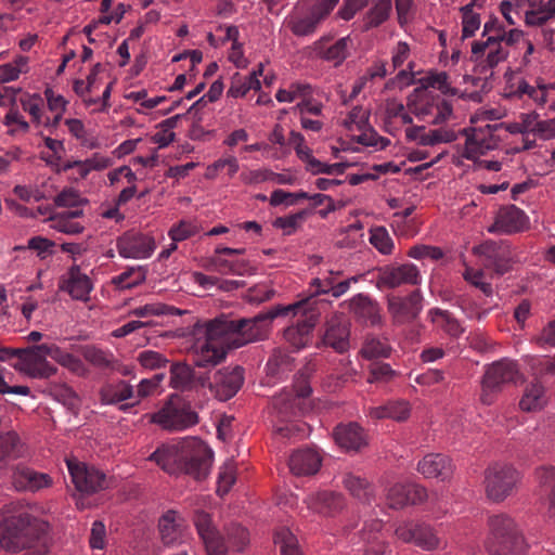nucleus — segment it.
I'll return each instance as SVG.
<instances>
[{"label": "nucleus", "instance_id": "obj_59", "mask_svg": "<svg viewBox=\"0 0 555 555\" xmlns=\"http://www.w3.org/2000/svg\"><path fill=\"white\" fill-rule=\"evenodd\" d=\"M473 4H467L462 9L463 13V29H462V38L466 39L473 37L476 30L480 27V16L478 13L473 11Z\"/></svg>", "mask_w": 555, "mask_h": 555}, {"label": "nucleus", "instance_id": "obj_42", "mask_svg": "<svg viewBox=\"0 0 555 555\" xmlns=\"http://www.w3.org/2000/svg\"><path fill=\"white\" fill-rule=\"evenodd\" d=\"M263 66L259 64V68L254 70L248 76H241L236 73L228 90V95L232 98H242L246 95L249 90L258 91L261 88L259 76L262 75Z\"/></svg>", "mask_w": 555, "mask_h": 555}, {"label": "nucleus", "instance_id": "obj_26", "mask_svg": "<svg viewBox=\"0 0 555 555\" xmlns=\"http://www.w3.org/2000/svg\"><path fill=\"white\" fill-rule=\"evenodd\" d=\"M527 222L526 214L515 205L501 207L496 215L494 223L488 228L489 233L512 234L525 229Z\"/></svg>", "mask_w": 555, "mask_h": 555}, {"label": "nucleus", "instance_id": "obj_48", "mask_svg": "<svg viewBox=\"0 0 555 555\" xmlns=\"http://www.w3.org/2000/svg\"><path fill=\"white\" fill-rule=\"evenodd\" d=\"M21 455V442L17 435L9 431L0 436V468Z\"/></svg>", "mask_w": 555, "mask_h": 555}, {"label": "nucleus", "instance_id": "obj_8", "mask_svg": "<svg viewBox=\"0 0 555 555\" xmlns=\"http://www.w3.org/2000/svg\"><path fill=\"white\" fill-rule=\"evenodd\" d=\"M222 328L217 326V319L206 323L205 338L198 339L194 345V364L207 367L219 364L225 359L228 343Z\"/></svg>", "mask_w": 555, "mask_h": 555}, {"label": "nucleus", "instance_id": "obj_16", "mask_svg": "<svg viewBox=\"0 0 555 555\" xmlns=\"http://www.w3.org/2000/svg\"><path fill=\"white\" fill-rule=\"evenodd\" d=\"M421 275L413 263L388 264L377 269L376 286L378 289H393L402 285H417Z\"/></svg>", "mask_w": 555, "mask_h": 555}, {"label": "nucleus", "instance_id": "obj_9", "mask_svg": "<svg viewBox=\"0 0 555 555\" xmlns=\"http://www.w3.org/2000/svg\"><path fill=\"white\" fill-rule=\"evenodd\" d=\"M53 343L20 348L18 361L13 364V367L33 378L54 376L57 373V367L47 360V358L53 359Z\"/></svg>", "mask_w": 555, "mask_h": 555}, {"label": "nucleus", "instance_id": "obj_32", "mask_svg": "<svg viewBox=\"0 0 555 555\" xmlns=\"http://www.w3.org/2000/svg\"><path fill=\"white\" fill-rule=\"evenodd\" d=\"M341 482L349 494L363 505L375 502V488L365 477L353 472L343 474Z\"/></svg>", "mask_w": 555, "mask_h": 555}, {"label": "nucleus", "instance_id": "obj_30", "mask_svg": "<svg viewBox=\"0 0 555 555\" xmlns=\"http://www.w3.org/2000/svg\"><path fill=\"white\" fill-rule=\"evenodd\" d=\"M388 309L396 322L412 321L422 310V295L420 291H413L404 298H391L388 302Z\"/></svg>", "mask_w": 555, "mask_h": 555}, {"label": "nucleus", "instance_id": "obj_22", "mask_svg": "<svg viewBox=\"0 0 555 555\" xmlns=\"http://www.w3.org/2000/svg\"><path fill=\"white\" fill-rule=\"evenodd\" d=\"M194 525L205 545L207 555H227L228 546L212 525L209 514L197 511L194 515Z\"/></svg>", "mask_w": 555, "mask_h": 555}, {"label": "nucleus", "instance_id": "obj_7", "mask_svg": "<svg viewBox=\"0 0 555 555\" xmlns=\"http://www.w3.org/2000/svg\"><path fill=\"white\" fill-rule=\"evenodd\" d=\"M295 304H301V306L292 309L289 313L294 315L300 314L304 319L299 320L295 325L286 327L283 337L294 350H300L311 340V333L320 317V310L318 308V300L313 296L300 299Z\"/></svg>", "mask_w": 555, "mask_h": 555}, {"label": "nucleus", "instance_id": "obj_11", "mask_svg": "<svg viewBox=\"0 0 555 555\" xmlns=\"http://www.w3.org/2000/svg\"><path fill=\"white\" fill-rule=\"evenodd\" d=\"M201 387H207L219 401L232 399L244 384V369L227 366L197 377Z\"/></svg>", "mask_w": 555, "mask_h": 555}, {"label": "nucleus", "instance_id": "obj_58", "mask_svg": "<svg viewBox=\"0 0 555 555\" xmlns=\"http://www.w3.org/2000/svg\"><path fill=\"white\" fill-rule=\"evenodd\" d=\"M397 375L388 363L374 362L369 366V383H388Z\"/></svg>", "mask_w": 555, "mask_h": 555}, {"label": "nucleus", "instance_id": "obj_56", "mask_svg": "<svg viewBox=\"0 0 555 555\" xmlns=\"http://www.w3.org/2000/svg\"><path fill=\"white\" fill-rule=\"evenodd\" d=\"M227 540L229 547L240 552L249 543V533L241 525L232 524L227 528Z\"/></svg>", "mask_w": 555, "mask_h": 555}, {"label": "nucleus", "instance_id": "obj_63", "mask_svg": "<svg viewBox=\"0 0 555 555\" xmlns=\"http://www.w3.org/2000/svg\"><path fill=\"white\" fill-rule=\"evenodd\" d=\"M138 361L140 364L149 370H157L166 366L168 360L164 354L154 350H144L139 353Z\"/></svg>", "mask_w": 555, "mask_h": 555}, {"label": "nucleus", "instance_id": "obj_18", "mask_svg": "<svg viewBox=\"0 0 555 555\" xmlns=\"http://www.w3.org/2000/svg\"><path fill=\"white\" fill-rule=\"evenodd\" d=\"M354 318V320L366 326H377L382 323L380 306L367 294L359 293L349 300L340 304Z\"/></svg>", "mask_w": 555, "mask_h": 555}, {"label": "nucleus", "instance_id": "obj_23", "mask_svg": "<svg viewBox=\"0 0 555 555\" xmlns=\"http://www.w3.org/2000/svg\"><path fill=\"white\" fill-rule=\"evenodd\" d=\"M12 485L17 491L36 492L52 486V478L46 474L37 472L23 464H16L11 467Z\"/></svg>", "mask_w": 555, "mask_h": 555}, {"label": "nucleus", "instance_id": "obj_47", "mask_svg": "<svg viewBox=\"0 0 555 555\" xmlns=\"http://www.w3.org/2000/svg\"><path fill=\"white\" fill-rule=\"evenodd\" d=\"M81 356L94 367L105 370L114 366V354L96 346L88 345L81 348Z\"/></svg>", "mask_w": 555, "mask_h": 555}, {"label": "nucleus", "instance_id": "obj_35", "mask_svg": "<svg viewBox=\"0 0 555 555\" xmlns=\"http://www.w3.org/2000/svg\"><path fill=\"white\" fill-rule=\"evenodd\" d=\"M417 470L426 478H440L446 480L453 474V464L449 456L440 453H430L418 462Z\"/></svg>", "mask_w": 555, "mask_h": 555}, {"label": "nucleus", "instance_id": "obj_20", "mask_svg": "<svg viewBox=\"0 0 555 555\" xmlns=\"http://www.w3.org/2000/svg\"><path fill=\"white\" fill-rule=\"evenodd\" d=\"M116 247L122 258L145 259L152 256L155 242L146 234L128 231L117 238Z\"/></svg>", "mask_w": 555, "mask_h": 555}, {"label": "nucleus", "instance_id": "obj_27", "mask_svg": "<svg viewBox=\"0 0 555 555\" xmlns=\"http://www.w3.org/2000/svg\"><path fill=\"white\" fill-rule=\"evenodd\" d=\"M311 391L308 380L300 376L296 379L292 390H285L273 398V409L279 411L282 418L292 416L295 414L297 399L309 397Z\"/></svg>", "mask_w": 555, "mask_h": 555}, {"label": "nucleus", "instance_id": "obj_54", "mask_svg": "<svg viewBox=\"0 0 555 555\" xmlns=\"http://www.w3.org/2000/svg\"><path fill=\"white\" fill-rule=\"evenodd\" d=\"M28 72V57L20 55L13 62L0 65V81L16 80L21 74Z\"/></svg>", "mask_w": 555, "mask_h": 555}, {"label": "nucleus", "instance_id": "obj_37", "mask_svg": "<svg viewBox=\"0 0 555 555\" xmlns=\"http://www.w3.org/2000/svg\"><path fill=\"white\" fill-rule=\"evenodd\" d=\"M284 25L297 37H309L317 33L320 24L310 10L302 13L299 9H293L284 20Z\"/></svg>", "mask_w": 555, "mask_h": 555}, {"label": "nucleus", "instance_id": "obj_40", "mask_svg": "<svg viewBox=\"0 0 555 555\" xmlns=\"http://www.w3.org/2000/svg\"><path fill=\"white\" fill-rule=\"evenodd\" d=\"M410 405L404 400H393L374 408H370L369 415L375 420L390 418L402 422L410 416Z\"/></svg>", "mask_w": 555, "mask_h": 555}, {"label": "nucleus", "instance_id": "obj_50", "mask_svg": "<svg viewBox=\"0 0 555 555\" xmlns=\"http://www.w3.org/2000/svg\"><path fill=\"white\" fill-rule=\"evenodd\" d=\"M52 360L78 376H82L88 373L87 367L79 358L63 350L55 344Z\"/></svg>", "mask_w": 555, "mask_h": 555}, {"label": "nucleus", "instance_id": "obj_62", "mask_svg": "<svg viewBox=\"0 0 555 555\" xmlns=\"http://www.w3.org/2000/svg\"><path fill=\"white\" fill-rule=\"evenodd\" d=\"M198 232L196 223L189 220H181L169 230L172 242H182Z\"/></svg>", "mask_w": 555, "mask_h": 555}, {"label": "nucleus", "instance_id": "obj_46", "mask_svg": "<svg viewBox=\"0 0 555 555\" xmlns=\"http://www.w3.org/2000/svg\"><path fill=\"white\" fill-rule=\"evenodd\" d=\"M391 348L385 338H379L376 335L367 334L364 338L360 353L367 360L376 358H388Z\"/></svg>", "mask_w": 555, "mask_h": 555}, {"label": "nucleus", "instance_id": "obj_38", "mask_svg": "<svg viewBox=\"0 0 555 555\" xmlns=\"http://www.w3.org/2000/svg\"><path fill=\"white\" fill-rule=\"evenodd\" d=\"M406 138L412 141H417L418 144L424 146H433L438 143H449L456 139V134L452 130L435 129L426 132L424 126H413L405 130Z\"/></svg>", "mask_w": 555, "mask_h": 555}, {"label": "nucleus", "instance_id": "obj_39", "mask_svg": "<svg viewBox=\"0 0 555 555\" xmlns=\"http://www.w3.org/2000/svg\"><path fill=\"white\" fill-rule=\"evenodd\" d=\"M428 318L437 330L451 338L460 337L465 331L462 323L448 310L433 308L428 311Z\"/></svg>", "mask_w": 555, "mask_h": 555}, {"label": "nucleus", "instance_id": "obj_17", "mask_svg": "<svg viewBox=\"0 0 555 555\" xmlns=\"http://www.w3.org/2000/svg\"><path fill=\"white\" fill-rule=\"evenodd\" d=\"M67 468L73 483L81 493L90 494L107 488L105 474L94 467L67 460Z\"/></svg>", "mask_w": 555, "mask_h": 555}, {"label": "nucleus", "instance_id": "obj_29", "mask_svg": "<svg viewBox=\"0 0 555 555\" xmlns=\"http://www.w3.org/2000/svg\"><path fill=\"white\" fill-rule=\"evenodd\" d=\"M327 37H321L313 43L315 53L324 61L339 66L349 56L353 41L350 36L343 37L331 46H326Z\"/></svg>", "mask_w": 555, "mask_h": 555}, {"label": "nucleus", "instance_id": "obj_60", "mask_svg": "<svg viewBox=\"0 0 555 555\" xmlns=\"http://www.w3.org/2000/svg\"><path fill=\"white\" fill-rule=\"evenodd\" d=\"M224 166H228V175L230 178L234 177L240 169L238 162L234 156L219 158L207 167L206 178L215 179L218 172L224 169Z\"/></svg>", "mask_w": 555, "mask_h": 555}, {"label": "nucleus", "instance_id": "obj_41", "mask_svg": "<svg viewBox=\"0 0 555 555\" xmlns=\"http://www.w3.org/2000/svg\"><path fill=\"white\" fill-rule=\"evenodd\" d=\"M392 12V0H375L363 15L362 30L369 31L383 25Z\"/></svg>", "mask_w": 555, "mask_h": 555}, {"label": "nucleus", "instance_id": "obj_4", "mask_svg": "<svg viewBox=\"0 0 555 555\" xmlns=\"http://www.w3.org/2000/svg\"><path fill=\"white\" fill-rule=\"evenodd\" d=\"M485 547L490 555H524L527 551L518 524L504 513L489 516Z\"/></svg>", "mask_w": 555, "mask_h": 555}, {"label": "nucleus", "instance_id": "obj_57", "mask_svg": "<svg viewBox=\"0 0 555 555\" xmlns=\"http://www.w3.org/2000/svg\"><path fill=\"white\" fill-rule=\"evenodd\" d=\"M235 472L236 467L233 461L225 462L223 466L220 468L217 488V492L220 495L227 494L230 491L231 487L234 485L236 479Z\"/></svg>", "mask_w": 555, "mask_h": 555}, {"label": "nucleus", "instance_id": "obj_55", "mask_svg": "<svg viewBox=\"0 0 555 555\" xmlns=\"http://www.w3.org/2000/svg\"><path fill=\"white\" fill-rule=\"evenodd\" d=\"M370 243L383 255H390L395 248L393 241L384 227L370 230Z\"/></svg>", "mask_w": 555, "mask_h": 555}, {"label": "nucleus", "instance_id": "obj_25", "mask_svg": "<svg viewBox=\"0 0 555 555\" xmlns=\"http://www.w3.org/2000/svg\"><path fill=\"white\" fill-rule=\"evenodd\" d=\"M537 493L546 507V517L555 524V467L540 466L534 472Z\"/></svg>", "mask_w": 555, "mask_h": 555}, {"label": "nucleus", "instance_id": "obj_43", "mask_svg": "<svg viewBox=\"0 0 555 555\" xmlns=\"http://www.w3.org/2000/svg\"><path fill=\"white\" fill-rule=\"evenodd\" d=\"M500 40L506 49L507 47H512L516 50L524 51L521 63L524 65L529 64V56L533 53L534 46L528 38L525 37L522 30L517 28L506 30L503 28V31H501Z\"/></svg>", "mask_w": 555, "mask_h": 555}, {"label": "nucleus", "instance_id": "obj_61", "mask_svg": "<svg viewBox=\"0 0 555 555\" xmlns=\"http://www.w3.org/2000/svg\"><path fill=\"white\" fill-rule=\"evenodd\" d=\"M307 214V210H300L286 217H279L273 221V227L282 229L284 231V235H291L305 220Z\"/></svg>", "mask_w": 555, "mask_h": 555}, {"label": "nucleus", "instance_id": "obj_45", "mask_svg": "<svg viewBox=\"0 0 555 555\" xmlns=\"http://www.w3.org/2000/svg\"><path fill=\"white\" fill-rule=\"evenodd\" d=\"M197 383L193 369L185 363H173L170 366V386L175 389L184 391L191 390Z\"/></svg>", "mask_w": 555, "mask_h": 555}, {"label": "nucleus", "instance_id": "obj_10", "mask_svg": "<svg viewBox=\"0 0 555 555\" xmlns=\"http://www.w3.org/2000/svg\"><path fill=\"white\" fill-rule=\"evenodd\" d=\"M521 479L520 473L511 464L494 463L485 472V492L487 498L501 503L511 496Z\"/></svg>", "mask_w": 555, "mask_h": 555}, {"label": "nucleus", "instance_id": "obj_19", "mask_svg": "<svg viewBox=\"0 0 555 555\" xmlns=\"http://www.w3.org/2000/svg\"><path fill=\"white\" fill-rule=\"evenodd\" d=\"M322 345L337 353H345L350 348V322L343 313L333 314L324 325Z\"/></svg>", "mask_w": 555, "mask_h": 555}, {"label": "nucleus", "instance_id": "obj_12", "mask_svg": "<svg viewBox=\"0 0 555 555\" xmlns=\"http://www.w3.org/2000/svg\"><path fill=\"white\" fill-rule=\"evenodd\" d=\"M516 362L501 359L488 365L481 380L480 402L491 405L504 385L514 383L518 376Z\"/></svg>", "mask_w": 555, "mask_h": 555}, {"label": "nucleus", "instance_id": "obj_33", "mask_svg": "<svg viewBox=\"0 0 555 555\" xmlns=\"http://www.w3.org/2000/svg\"><path fill=\"white\" fill-rule=\"evenodd\" d=\"M320 453L311 448L299 449L289 456L288 466L296 476L314 475L321 467Z\"/></svg>", "mask_w": 555, "mask_h": 555}, {"label": "nucleus", "instance_id": "obj_36", "mask_svg": "<svg viewBox=\"0 0 555 555\" xmlns=\"http://www.w3.org/2000/svg\"><path fill=\"white\" fill-rule=\"evenodd\" d=\"M135 392L127 380L117 379L105 383L100 389V400L105 405H117L127 400L134 401Z\"/></svg>", "mask_w": 555, "mask_h": 555}, {"label": "nucleus", "instance_id": "obj_14", "mask_svg": "<svg viewBox=\"0 0 555 555\" xmlns=\"http://www.w3.org/2000/svg\"><path fill=\"white\" fill-rule=\"evenodd\" d=\"M473 250L480 257L483 267L496 275H503L512 268V250L506 242L489 240L474 247Z\"/></svg>", "mask_w": 555, "mask_h": 555}, {"label": "nucleus", "instance_id": "obj_3", "mask_svg": "<svg viewBox=\"0 0 555 555\" xmlns=\"http://www.w3.org/2000/svg\"><path fill=\"white\" fill-rule=\"evenodd\" d=\"M301 304H291L287 306H275L268 312H261L253 318L231 319L221 315L217 319V325L222 328L225 334L228 348H241L247 344L263 340L267 338L271 322L281 315H288L294 308L300 307Z\"/></svg>", "mask_w": 555, "mask_h": 555}, {"label": "nucleus", "instance_id": "obj_34", "mask_svg": "<svg viewBox=\"0 0 555 555\" xmlns=\"http://www.w3.org/2000/svg\"><path fill=\"white\" fill-rule=\"evenodd\" d=\"M333 436L335 442L346 451H359L367 443L364 429L357 423L337 425Z\"/></svg>", "mask_w": 555, "mask_h": 555}, {"label": "nucleus", "instance_id": "obj_49", "mask_svg": "<svg viewBox=\"0 0 555 555\" xmlns=\"http://www.w3.org/2000/svg\"><path fill=\"white\" fill-rule=\"evenodd\" d=\"M162 379H163V374H156L152 378L142 379L137 387V390H134V392H135L134 401L128 402L125 404H120L119 410L122 412H126V411H128V409L137 405L142 399L154 395L156 392L157 388L159 387Z\"/></svg>", "mask_w": 555, "mask_h": 555}, {"label": "nucleus", "instance_id": "obj_15", "mask_svg": "<svg viewBox=\"0 0 555 555\" xmlns=\"http://www.w3.org/2000/svg\"><path fill=\"white\" fill-rule=\"evenodd\" d=\"M502 126V124H487L483 127H476L467 131L462 157L476 159L488 151L494 150L499 144V137L495 132Z\"/></svg>", "mask_w": 555, "mask_h": 555}, {"label": "nucleus", "instance_id": "obj_44", "mask_svg": "<svg viewBox=\"0 0 555 555\" xmlns=\"http://www.w3.org/2000/svg\"><path fill=\"white\" fill-rule=\"evenodd\" d=\"M545 388L540 380H533L527 385L525 392L519 401L522 411L533 412L541 410L546 404Z\"/></svg>", "mask_w": 555, "mask_h": 555}, {"label": "nucleus", "instance_id": "obj_1", "mask_svg": "<svg viewBox=\"0 0 555 555\" xmlns=\"http://www.w3.org/2000/svg\"><path fill=\"white\" fill-rule=\"evenodd\" d=\"M170 475L185 474L205 478L212 463V451L198 438H183L175 444H162L147 457Z\"/></svg>", "mask_w": 555, "mask_h": 555}, {"label": "nucleus", "instance_id": "obj_2", "mask_svg": "<svg viewBox=\"0 0 555 555\" xmlns=\"http://www.w3.org/2000/svg\"><path fill=\"white\" fill-rule=\"evenodd\" d=\"M48 524L26 512L4 518L0 522V545L10 552L28 550L25 555H47Z\"/></svg>", "mask_w": 555, "mask_h": 555}, {"label": "nucleus", "instance_id": "obj_51", "mask_svg": "<svg viewBox=\"0 0 555 555\" xmlns=\"http://www.w3.org/2000/svg\"><path fill=\"white\" fill-rule=\"evenodd\" d=\"M146 279V271L142 267H131L117 276L112 283L119 289H128L143 283Z\"/></svg>", "mask_w": 555, "mask_h": 555}, {"label": "nucleus", "instance_id": "obj_28", "mask_svg": "<svg viewBox=\"0 0 555 555\" xmlns=\"http://www.w3.org/2000/svg\"><path fill=\"white\" fill-rule=\"evenodd\" d=\"M386 498L389 507L399 509L408 504L423 503L427 499V491L420 485L397 483L388 489Z\"/></svg>", "mask_w": 555, "mask_h": 555}, {"label": "nucleus", "instance_id": "obj_31", "mask_svg": "<svg viewBox=\"0 0 555 555\" xmlns=\"http://www.w3.org/2000/svg\"><path fill=\"white\" fill-rule=\"evenodd\" d=\"M158 531L164 545L180 544L184 539V520L177 512L168 511L158 520Z\"/></svg>", "mask_w": 555, "mask_h": 555}, {"label": "nucleus", "instance_id": "obj_24", "mask_svg": "<svg viewBox=\"0 0 555 555\" xmlns=\"http://www.w3.org/2000/svg\"><path fill=\"white\" fill-rule=\"evenodd\" d=\"M59 287L67 293L73 299L88 301L93 289L90 278L83 273L79 266H73L61 279Z\"/></svg>", "mask_w": 555, "mask_h": 555}, {"label": "nucleus", "instance_id": "obj_13", "mask_svg": "<svg viewBox=\"0 0 555 555\" xmlns=\"http://www.w3.org/2000/svg\"><path fill=\"white\" fill-rule=\"evenodd\" d=\"M508 56V50L499 38L487 37L486 40H476L472 44V61L480 68L481 74L492 70Z\"/></svg>", "mask_w": 555, "mask_h": 555}, {"label": "nucleus", "instance_id": "obj_6", "mask_svg": "<svg viewBox=\"0 0 555 555\" xmlns=\"http://www.w3.org/2000/svg\"><path fill=\"white\" fill-rule=\"evenodd\" d=\"M406 107L418 119L434 125L447 121L452 114L449 101L425 89H415L408 98Z\"/></svg>", "mask_w": 555, "mask_h": 555}, {"label": "nucleus", "instance_id": "obj_52", "mask_svg": "<svg viewBox=\"0 0 555 555\" xmlns=\"http://www.w3.org/2000/svg\"><path fill=\"white\" fill-rule=\"evenodd\" d=\"M274 543L280 547L281 555H301L298 540L288 528L275 531Z\"/></svg>", "mask_w": 555, "mask_h": 555}, {"label": "nucleus", "instance_id": "obj_5", "mask_svg": "<svg viewBox=\"0 0 555 555\" xmlns=\"http://www.w3.org/2000/svg\"><path fill=\"white\" fill-rule=\"evenodd\" d=\"M152 423L167 431H183L198 424L199 417L191 403L179 395H171L164 405L152 415Z\"/></svg>", "mask_w": 555, "mask_h": 555}, {"label": "nucleus", "instance_id": "obj_64", "mask_svg": "<svg viewBox=\"0 0 555 555\" xmlns=\"http://www.w3.org/2000/svg\"><path fill=\"white\" fill-rule=\"evenodd\" d=\"M86 201L74 188H65L54 198V204L59 207H78Z\"/></svg>", "mask_w": 555, "mask_h": 555}, {"label": "nucleus", "instance_id": "obj_53", "mask_svg": "<svg viewBox=\"0 0 555 555\" xmlns=\"http://www.w3.org/2000/svg\"><path fill=\"white\" fill-rule=\"evenodd\" d=\"M344 499L340 494L323 491L317 495L315 509L324 515H332L343 508Z\"/></svg>", "mask_w": 555, "mask_h": 555}, {"label": "nucleus", "instance_id": "obj_21", "mask_svg": "<svg viewBox=\"0 0 555 555\" xmlns=\"http://www.w3.org/2000/svg\"><path fill=\"white\" fill-rule=\"evenodd\" d=\"M396 535L403 542H413L426 551H433L440 546V539L435 530L423 522H409L400 525L396 529Z\"/></svg>", "mask_w": 555, "mask_h": 555}]
</instances>
